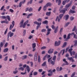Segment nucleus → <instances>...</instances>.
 <instances>
[{
    "label": "nucleus",
    "mask_w": 77,
    "mask_h": 77,
    "mask_svg": "<svg viewBox=\"0 0 77 77\" xmlns=\"http://www.w3.org/2000/svg\"><path fill=\"white\" fill-rule=\"evenodd\" d=\"M24 20H22L19 23V26L20 27H23V28H24L26 27V24L28 23L29 22V20H27L24 23Z\"/></svg>",
    "instance_id": "nucleus-1"
},
{
    "label": "nucleus",
    "mask_w": 77,
    "mask_h": 77,
    "mask_svg": "<svg viewBox=\"0 0 77 77\" xmlns=\"http://www.w3.org/2000/svg\"><path fill=\"white\" fill-rule=\"evenodd\" d=\"M14 36V33L12 32L11 31L9 32L8 35V37H7V40L8 41H9V38L10 37H12V36Z\"/></svg>",
    "instance_id": "nucleus-2"
},
{
    "label": "nucleus",
    "mask_w": 77,
    "mask_h": 77,
    "mask_svg": "<svg viewBox=\"0 0 77 77\" xmlns=\"http://www.w3.org/2000/svg\"><path fill=\"white\" fill-rule=\"evenodd\" d=\"M74 35L75 34H74V32H72L71 33H71L69 34L67 37L66 39L65 40V41H67V39H69L70 38V36H71V35H74Z\"/></svg>",
    "instance_id": "nucleus-3"
},
{
    "label": "nucleus",
    "mask_w": 77,
    "mask_h": 77,
    "mask_svg": "<svg viewBox=\"0 0 77 77\" xmlns=\"http://www.w3.org/2000/svg\"><path fill=\"white\" fill-rule=\"evenodd\" d=\"M74 57H68L67 58V59L69 60H70V61H72V62H75V61L73 59V58H74Z\"/></svg>",
    "instance_id": "nucleus-4"
},
{
    "label": "nucleus",
    "mask_w": 77,
    "mask_h": 77,
    "mask_svg": "<svg viewBox=\"0 0 77 77\" xmlns=\"http://www.w3.org/2000/svg\"><path fill=\"white\" fill-rule=\"evenodd\" d=\"M60 44V41H59L58 42L56 41L55 42V46H59Z\"/></svg>",
    "instance_id": "nucleus-5"
},
{
    "label": "nucleus",
    "mask_w": 77,
    "mask_h": 77,
    "mask_svg": "<svg viewBox=\"0 0 77 77\" xmlns=\"http://www.w3.org/2000/svg\"><path fill=\"white\" fill-rule=\"evenodd\" d=\"M54 50V49H50L48 51V53H49V54H52V53H53Z\"/></svg>",
    "instance_id": "nucleus-6"
},
{
    "label": "nucleus",
    "mask_w": 77,
    "mask_h": 77,
    "mask_svg": "<svg viewBox=\"0 0 77 77\" xmlns=\"http://www.w3.org/2000/svg\"><path fill=\"white\" fill-rule=\"evenodd\" d=\"M48 72H49V73L48 74V76H51V75H52V74H53V72H52V71H51V70H49L48 71Z\"/></svg>",
    "instance_id": "nucleus-7"
},
{
    "label": "nucleus",
    "mask_w": 77,
    "mask_h": 77,
    "mask_svg": "<svg viewBox=\"0 0 77 77\" xmlns=\"http://www.w3.org/2000/svg\"><path fill=\"white\" fill-rule=\"evenodd\" d=\"M38 57V52H36L34 55V60H37V57Z\"/></svg>",
    "instance_id": "nucleus-8"
},
{
    "label": "nucleus",
    "mask_w": 77,
    "mask_h": 77,
    "mask_svg": "<svg viewBox=\"0 0 77 77\" xmlns=\"http://www.w3.org/2000/svg\"><path fill=\"white\" fill-rule=\"evenodd\" d=\"M67 11V9H66L65 8H64V9H62L60 11V12L61 13H63V14H65V12Z\"/></svg>",
    "instance_id": "nucleus-9"
},
{
    "label": "nucleus",
    "mask_w": 77,
    "mask_h": 77,
    "mask_svg": "<svg viewBox=\"0 0 77 77\" xmlns=\"http://www.w3.org/2000/svg\"><path fill=\"white\" fill-rule=\"evenodd\" d=\"M58 30H59V26H57L56 27V28L54 29V33H57V32H58Z\"/></svg>",
    "instance_id": "nucleus-10"
},
{
    "label": "nucleus",
    "mask_w": 77,
    "mask_h": 77,
    "mask_svg": "<svg viewBox=\"0 0 77 77\" xmlns=\"http://www.w3.org/2000/svg\"><path fill=\"white\" fill-rule=\"evenodd\" d=\"M69 18V15L68 14L65 15L64 17V19H65L66 21V20H67Z\"/></svg>",
    "instance_id": "nucleus-11"
},
{
    "label": "nucleus",
    "mask_w": 77,
    "mask_h": 77,
    "mask_svg": "<svg viewBox=\"0 0 77 77\" xmlns=\"http://www.w3.org/2000/svg\"><path fill=\"white\" fill-rule=\"evenodd\" d=\"M1 23H6V24H8L9 22L7 21V19H6L5 21H2L1 22Z\"/></svg>",
    "instance_id": "nucleus-12"
},
{
    "label": "nucleus",
    "mask_w": 77,
    "mask_h": 77,
    "mask_svg": "<svg viewBox=\"0 0 77 77\" xmlns=\"http://www.w3.org/2000/svg\"><path fill=\"white\" fill-rule=\"evenodd\" d=\"M71 4H67L65 6V8L66 9H68V8H69V7L70 6Z\"/></svg>",
    "instance_id": "nucleus-13"
},
{
    "label": "nucleus",
    "mask_w": 77,
    "mask_h": 77,
    "mask_svg": "<svg viewBox=\"0 0 77 77\" xmlns=\"http://www.w3.org/2000/svg\"><path fill=\"white\" fill-rule=\"evenodd\" d=\"M75 51H72L71 52H70V56H72V55L74 56L75 55Z\"/></svg>",
    "instance_id": "nucleus-14"
},
{
    "label": "nucleus",
    "mask_w": 77,
    "mask_h": 77,
    "mask_svg": "<svg viewBox=\"0 0 77 77\" xmlns=\"http://www.w3.org/2000/svg\"><path fill=\"white\" fill-rule=\"evenodd\" d=\"M26 70L27 71L28 73L30 71V67L29 66H27L26 67Z\"/></svg>",
    "instance_id": "nucleus-15"
},
{
    "label": "nucleus",
    "mask_w": 77,
    "mask_h": 77,
    "mask_svg": "<svg viewBox=\"0 0 77 77\" xmlns=\"http://www.w3.org/2000/svg\"><path fill=\"white\" fill-rule=\"evenodd\" d=\"M34 23L35 24H37L38 26H40L41 24V23H38L37 21L34 22Z\"/></svg>",
    "instance_id": "nucleus-16"
},
{
    "label": "nucleus",
    "mask_w": 77,
    "mask_h": 77,
    "mask_svg": "<svg viewBox=\"0 0 77 77\" xmlns=\"http://www.w3.org/2000/svg\"><path fill=\"white\" fill-rule=\"evenodd\" d=\"M33 15V14L32 13H30L29 14H28L27 16V18H30V17L31 16H32Z\"/></svg>",
    "instance_id": "nucleus-17"
},
{
    "label": "nucleus",
    "mask_w": 77,
    "mask_h": 77,
    "mask_svg": "<svg viewBox=\"0 0 77 77\" xmlns=\"http://www.w3.org/2000/svg\"><path fill=\"white\" fill-rule=\"evenodd\" d=\"M57 71H60L62 70V68L61 67L59 69V67H57Z\"/></svg>",
    "instance_id": "nucleus-18"
},
{
    "label": "nucleus",
    "mask_w": 77,
    "mask_h": 77,
    "mask_svg": "<svg viewBox=\"0 0 77 77\" xmlns=\"http://www.w3.org/2000/svg\"><path fill=\"white\" fill-rule=\"evenodd\" d=\"M33 0H30L27 3V5H29V4H32L33 2Z\"/></svg>",
    "instance_id": "nucleus-19"
},
{
    "label": "nucleus",
    "mask_w": 77,
    "mask_h": 77,
    "mask_svg": "<svg viewBox=\"0 0 77 77\" xmlns=\"http://www.w3.org/2000/svg\"><path fill=\"white\" fill-rule=\"evenodd\" d=\"M57 20L59 22H60V18H59V17L58 16H57V18L55 20V21H57Z\"/></svg>",
    "instance_id": "nucleus-20"
},
{
    "label": "nucleus",
    "mask_w": 77,
    "mask_h": 77,
    "mask_svg": "<svg viewBox=\"0 0 77 77\" xmlns=\"http://www.w3.org/2000/svg\"><path fill=\"white\" fill-rule=\"evenodd\" d=\"M73 42L74 43V46L76 47L77 45V40H75Z\"/></svg>",
    "instance_id": "nucleus-21"
},
{
    "label": "nucleus",
    "mask_w": 77,
    "mask_h": 77,
    "mask_svg": "<svg viewBox=\"0 0 77 77\" xmlns=\"http://www.w3.org/2000/svg\"><path fill=\"white\" fill-rule=\"evenodd\" d=\"M63 61L64 62L65 65H68V62L66 61V59H63Z\"/></svg>",
    "instance_id": "nucleus-22"
},
{
    "label": "nucleus",
    "mask_w": 77,
    "mask_h": 77,
    "mask_svg": "<svg viewBox=\"0 0 77 77\" xmlns=\"http://www.w3.org/2000/svg\"><path fill=\"white\" fill-rule=\"evenodd\" d=\"M26 29H24L23 30V36H24L26 35Z\"/></svg>",
    "instance_id": "nucleus-23"
},
{
    "label": "nucleus",
    "mask_w": 77,
    "mask_h": 77,
    "mask_svg": "<svg viewBox=\"0 0 77 77\" xmlns=\"http://www.w3.org/2000/svg\"><path fill=\"white\" fill-rule=\"evenodd\" d=\"M46 63H47V62L45 61L42 64V66H45L46 65Z\"/></svg>",
    "instance_id": "nucleus-24"
},
{
    "label": "nucleus",
    "mask_w": 77,
    "mask_h": 77,
    "mask_svg": "<svg viewBox=\"0 0 77 77\" xmlns=\"http://www.w3.org/2000/svg\"><path fill=\"white\" fill-rule=\"evenodd\" d=\"M66 42H65L63 45L62 46V48H64L65 47H66Z\"/></svg>",
    "instance_id": "nucleus-25"
},
{
    "label": "nucleus",
    "mask_w": 77,
    "mask_h": 77,
    "mask_svg": "<svg viewBox=\"0 0 77 77\" xmlns=\"http://www.w3.org/2000/svg\"><path fill=\"white\" fill-rule=\"evenodd\" d=\"M69 12L70 13H72V14H74L75 12L74 11H72V10H70Z\"/></svg>",
    "instance_id": "nucleus-26"
},
{
    "label": "nucleus",
    "mask_w": 77,
    "mask_h": 77,
    "mask_svg": "<svg viewBox=\"0 0 77 77\" xmlns=\"http://www.w3.org/2000/svg\"><path fill=\"white\" fill-rule=\"evenodd\" d=\"M8 51V48H5L4 50V53H6L7 51Z\"/></svg>",
    "instance_id": "nucleus-27"
},
{
    "label": "nucleus",
    "mask_w": 77,
    "mask_h": 77,
    "mask_svg": "<svg viewBox=\"0 0 77 77\" xmlns=\"http://www.w3.org/2000/svg\"><path fill=\"white\" fill-rule=\"evenodd\" d=\"M46 5L47 6V7H48V6H51V3L50 2L48 3H47Z\"/></svg>",
    "instance_id": "nucleus-28"
},
{
    "label": "nucleus",
    "mask_w": 77,
    "mask_h": 77,
    "mask_svg": "<svg viewBox=\"0 0 77 77\" xmlns=\"http://www.w3.org/2000/svg\"><path fill=\"white\" fill-rule=\"evenodd\" d=\"M27 55H25L22 57V59H23V60L25 59H26V58H27Z\"/></svg>",
    "instance_id": "nucleus-29"
},
{
    "label": "nucleus",
    "mask_w": 77,
    "mask_h": 77,
    "mask_svg": "<svg viewBox=\"0 0 77 77\" xmlns=\"http://www.w3.org/2000/svg\"><path fill=\"white\" fill-rule=\"evenodd\" d=\"M24 69L23 67H21L18 68V70H21L22 71H23Z\"/></svg>",
    "instance_id": "nucleus-30"
},
{
    "label": "nucleus",
    "mask_w": 77,
    "mask_h": 77,
    "mask_svg": "<svg viewBox=\"0 0 77 77\" xmlns=\"http://www.w3.org/2000/svg\"><path fill=\"white\" fill-rule=\"evenodd\" d=\"M6 17L7 19H8V21H10L11 20L10 19V16H7Z\"/></svg>",
    "instance_id": "nucleus-31"
},
{
    "label": "nucleus",
    "mask_w": 77,
    "mask_h": 77,
    "mask_svg": "<svg viewBox=\"0 0 77 77\" xmlns=\"http://www.w3.org/2000/svg\"><path fill=\"white\" fill-rule=\"evenodd\" d=\"M47 6H46V5L44 6L43 8V10L46 11V9H47Z\"/></svg>",
    "instance_id": "nucleus-32"
},
{
    "label": "nucleus",
    "mask_w": 77,
    "mask_h": 77,
    "mask_svg": "<svg viewBox=\"0 0 77 77\" xmlns=\"http://www.w3.org/2000/svg\"><path fill=\"white\" fill-rule=\"evenodd\" d=\"M17 58V55L15 54L14 56V60H16Z\"/></svg>",
    "instance_id": "nucleus-33"
},
{
    "label": "nucleus",
    "mask_w": 77,
    "mask_h": 77,
    "mask_svg": "<svg viewBox=\"0 0 77 77\" xmlns=\"http://www.w3.org/2000/svg\"><path fill=\"white\" fill-rule=\"evenodd\" d=\"M8 56L6 57L4 59V61H7V60H8Z\"/></svg>",
    "instance_id": "nucleus-34"
},
{
    "label": "nucleus",
    "mask_w": 77,
    "mask_h": 77,
    "mask_svg": "<svg viewBox=\"0 0 77 77\" xmlns=\"http://www.w3.org/2000/svg\"><path fill=\"white\" fill-rule=\"evenodd\" d=\"M63 5L61 6V7L60 8V9L59 10L60 12V11L61 10H62V8H63Z\"/></svg>",
    "instance_id": "nucleus-35"
},
{
    "label": "nucleus",
    "mask_w": 77,
    "mask_h": 77,
    "mask_svg": "<svg viewBox=\"0 0 77 77\" xmlns=\"http://www.w3.org/2000/svg\"><path fill=\"white\" fill-rule=\"evenodd\" d=\"M12 28H14V27H13V26H12V24H11L9 29V30H11L12 29Z\"/></svg>",
    "instance_id": "nucleus-36"
},
{
    "label": "nucleus",
    "mask_w": 77,
    "mask_h": 77,
    "mask_svg": "<svg viewBox=\"0 0 77 77\" xmlns=\"http://www.w3.org/2000/svg\"><path fill=\"white\" fill-rule=\"evenodd\" d=\"M38 62H41V59L39 55L38 56Z\"/></svg>",
    "instance_id": "nucleus-37"
},
{
    "label": "nucleus",
    "mask_w": 77,
    "mask_h": 77,
    "mask_svg": "<svg viewBox=\"0 0 77 77\" xmlns=\"http://www.w3.org/2000/svg\"><path fill=\"white\" fill-rule=\"evenodd\" d=\"M63 52V54H62V55H63V54H64L65 53V49H64L61 51V53H62Z\"/></svg>",
    "instance_id": "nucleus-38"
},
{
    "label": "nucleus",
    "mask_w": 77,
    "mask_h": 77,
    "mask_svg": "<svg viewBox=\"0 0 77 77\" xmlns=\"http://www.w3.org/2000/svg\"><path fill=\"white\" fill-rule=\"evenodd\" d=\"M32 48H35L36 47V43H34L32 44Z\"/></svg>",
    "instance_id": "nucleus-39"
},
{
    "label": "nucleus",
    "mask_w": 77,
    "mask_h": 77,
    "mask_svg": "<svg viewBox=\"0 0 77 77\" xmlns=\"http://www.w3.org/2000/svg\"><path fill=\"white\" fill-rule=\"evenodd\" d=\"M51 58H50L49 59H48V62H49V63H51V62H52L51 61Z\"/></svg>",
    "instance_id": "nucleus-40"
},
{
    "label": "nucleus",
    "mask_w": 77,
    "mask_h": 77,
    "mask_svg": "<svg viewBox=\"0 0 77 77\" xmlns=\"http://www.w3.org/2000/svg\"><path fill=\"white\" fill-rule=\"evenodd\" d=\"M63 16V14H61L59 15L61 19L62 18Z\"/></svg>",
    "instance_id": "nucleus-41"
},
{
    "label": "nucleus",
    "mask_w": 77,
    "mask_h": 77,
    "mask_svg": "<svg viewBox=\"0 0 77 77\" xmlns=\"http://www.w3.org/2000/svg\"><path fill=\"white\" fill-rule=\"evenodd\" d=\"M51 14V12H47L46 13V15H48V16H49V15H50Z\"/></svg>",
    "instance_id": "nucleus-42"
},
{
    "label": "nucleus",
    "mask_w": 77,
    "mask_h": 77,
    "mask_svg": "<svg viewBox=\"0 0 77 77\" xmlns=\"http://www.w3.org/2000/svg\"><path fill=\"white\" fill-rule=\"evenodd\" d=\"M32 10H33V9L32 8H30L28 9V11L29 12H31V11H32Z\"/></svg>",
    "instance_id": "nucleus-43"
},
{
    "label": "nucleus",
    "mask_w": 77,
    "mask_h": 77,
    "mask_svg": "<svg viewBox=\"0 0 77 77\" xmlns=\"http://www.w3.org/2000/svg\"><path fill=\"white\" fill-rule=\"evenodd\" d=\"M47 55H46L44 56V57L43 58V60H45V58H46V57H47Z\"/></svg>",
    "instance_id": "nucleus-44"
},
{
    "label": "nucleus",
    "mask_w": 77,
    "mask_h": 77,
    "mask_svg": "<svg viewBox=\"0 0 77 77\" xmlns=\"http://www.w3.org/2000/svg\"><path fill=\"white\" fill-rule=\"evenodd\" d=\"M12 24L13 26V27H14V26L15 25V21H13Z\"/></svg>",
    "instance_id": "nucleus-45"
},
{
    "label": "nucleus",
    "mask_w": 77,
    "mask_h": 77,
    "mask_svg": "<svg viewBox=\"0 0 77 77\" xmlns=\"http://www.w3.org/2000/svg\"><path fill=\"white\" fill-rule=\"evenodd\" d=\"M72 48H71L70 49H69L68 51L70 53H71L72 52Z\"/></svg>",
    "instance_id": "nucleus-46"
},
{
    "label": "nucleus",
    "mask_w": 77,
    "mask_h": 77,
    "mask_svg": "<svg viewBox=\"0 0 77 77\" xmlns=\"http://www.w3.org/2000/svg\"><path fill=\"white\" fill-rule=\"evenodd\" d=\"M46 30L45 29H43L41 30L42 32H46Z\"/></svg>",
    "instance_id": "nucleus-47"
},
{
    "label": "nucleus",
    "mask_w": 77,
    "mask_h": 77,
    "mask_svg": "<svg viewBox=\"0 0 77 77\" xmlns=\"http://www.w3.org/2000/svg\"><path fill=\"white\" fill-rule=\"evenodd\" d=\"M39 22H41V21H42V19H41L40 18L38 19L37 20Z\"/></svg>",
    "instance_id": "nucleus-48"
},
{
    "label": "nucleus",
    "mask_w": 77,
    "mask_h": 77,
    "mask_svg": "<svg viewBox=\"0 0 77 77\" xmlns=\"http://www.w3.org/2000/svg\"><path fill=\"white\" fill-rule=\"evenodd\" d=\"M56 58V55H54L53 58V60H55Z\"/></svg>",
    "instance_id": "nucleus-49"
},
{
    "label": "nucleus",
    "mask_w": 77,
    "mask_h": 77,
    "mask_svg": "<svg viewBox=\"0 0 77 77\" xmlns=\"http://www.w3.org/2000/svg\"><path fill=\"white\" fill-rule=\"evenodd\" d=\"M46 48V47L45 46H43L42 47L41 49V50H44Z\"/></svg>",
    "instance_id": "nucleus-50"
},
{
    "label": "nucleus",
    "mask_w": 77,
    "mask_h": 77,
    "mask_svg": "<svg viewBox=\"0 0 77 77\" xmlns=\"http://www.w3.org/2000/svg\"><path fill=\"white\" fill-rule=\"evenodd\" d=\"M47 23H48V21L47 20L43 22V24H47Z\"/></svg>",
    "instance_id": "nucleus-51"
},
{
    "label": "nucleus",
    "mask_w": 77,
    "mask_h": 77,
    "mask_svg": "<svg viewBox=\"0 0 77 77\" xmlns=\"http://www.w3.org/2000/svg\"><path fill=\"white\" fill-rule=\"evenodd\" d=\"M1 17V18H3V19H5V18H6V17L5 16H2Z\"/></svg>",
    "instance_id": "nucleus-52"
},
{
    "label": "nucleus",
    "mask_w": 77,
    "mask_h": 77,
    "mask_svg": "<svg viewBox=\"0 0 77 77\" xmlns=\"http://www.w3.org/2000/svg\"><path fill=\"white\" fill-rule=\"evenodd\" d=\"M17 72H18V70H16L15 71H13V73H14V74H17Z\"/></svg>",
    "instance_id": "nucleus-53"
},
{
    "label": "nucleus",
    "mask_w": 77,
    "mask_h": 77,
    "mask_svg": "<svg viewBox=\"0 0 77 77\" xmlns=\"http://www.w3.org/2000/svg\"><path fill=\"white\" fill-rule=\"evenodd\" d=\"M66 1H64L63 2L62 4L63 5H65V3H66Z\"/></svg>",
    "instance_id": "nucleus-54"
},
{
    "label": "nucleus",
    "mask_w": 77,
    "mask_h": 77,
    "mask_svg": "<svg viewBox=\"0 0 77 77\" xmlns=\"http://www.w3.org/2000/svg\"><path fill=\"white\" fill-rule=\"evenodd\" d=\"M51 28L52 29H55V26L54 25H52L51 26Z\"/></svg>",
    "instance_id": "nucleus-55"
},
{
    "label": "nucleus",
    "mask_w": 77,
    "mask_h": 77,
    "mask_svg": "<svg viewBox=\"0 0 77 77\" xmlns=\"http://www.w3.org/2000/svg\"><path fill=\"white\" fill-rule=\"evenodd\" d=\"M75 72H74L71 75V77H73L74 76V75H75Z\"/></svg>",
    "instance_id": "nucleus-56"
},
{
    "label": "nucleus",
    "mask_w": 77,
    "mask_h": 77,
    "mask_svg": "<svg viewBox=\"0 0 77 77\" xmlns=\"http://www.w3.org/2000/svg\"><path fill=\"white\" fill-rule=\"evenodd\" d=\"M74 17H71L70 20L71 21H72V20H74Z\"/></svg>",
    "instance_id": "nucleus-57"
},
{
    "label": "nucleus",
    "mask_w": 77,
    "mask_h": 77,
    "mask_svg": "<svg viewBox=\"0 0 77 77\" xmlns=\"http://www.w3.org/2000/svg\"><path fill=\"white\" fill-rule=\"evenodd\" d=\"M5 8V6L3 5L2 6L0 9L1 11H3V9L4 8Z\"/></svg>",
    "instance_id": "nucleus-58"
},
{
    "label": "nucleus",
    "mask_w": 77,
    "mask_h": 77,
    "mask_svg": "<svg viewBox=\"0 0 77 77\" xmlns=\"http://www.w3.org/2000/svg\"><path fill=\"white\" fill-rule=\"evenodd\" d=\"M75 29H76V26H75L73 29L72 30V32H74Z\"/></svg>",
    "instance_id": "nucleus-59"
},
{
    "label": "nucleus",
    "mask_w": 77,
    "mask_h": 77,
    "mask_svg": "<svg viewBox=\"0 0 77 77\" xmlns=\"http://www.w3.org/2000/svg\"><path fill=\"white\" fill-rule=\"evenodd\" d=\"M60 3H61V0H59L58 5H60Z\"/></svg>",
    "instance_id": "nucleus-60"
},
{
    "label": "nucleus",
    "mask_w": 77,
    "mask_h": 77,
    "mask_svg": "<svg viewBox=\"0 0 77 77\" xmlns=\"http://www.w3.org/2000/svg\"><path fill=\"white\" fill-rule=\"evenodd\" d=\"M30 64H31V66L32 67V66H33V62H30Z\"/></svg>",
    "instance_id": "nucleus-61"
},
{
    "label": "nucleus",
    "mask_w": 77,
    "mask_h": 77,
    "mask_svg": "<svg viewBox=\"0 0 77 77\" xmlns=\"http://www.w3.org/2000/svg\"><path fill=\"white\" fill-rule=\"evenodd\" d=\"M74 38L75 39H77V35L76 34L74 35Z\"/></svg>",
    "instance_id": "nucleus-62"
},
{
    "label": "nucleus",
    "mask_w": 77,
    "mask_h": 77,
    "mask_svg": "<svg viewBox=\"0 0 77 77\" xmlns=\"http://www.w3.org/2000/svg\"><path fill=\"white\" fill-rule=\"evenodd\" d=\"M69 24V22H68L67 23H66L65 24V26L66 27V26H68V24Z\"/></svg>",
    "instance_id": "nucleus-63"
},
{
    "label": "nucleus",
    "mask_w": 77,
    "mask_h": 77,
    "mask_svg": "<svg viewBox=\"0 0 77 77\" xmlns=\"http://www.w3.org/2000/svg\"><path fill=\"white\" fill-rule=\"evenodd\" d=\"M9 11H10V12H11L12 13L14 12V10H13L12 9H10L9 10Z\"/></svg>",
    "instance_id": "nucleus-64"
}]
</instances>
